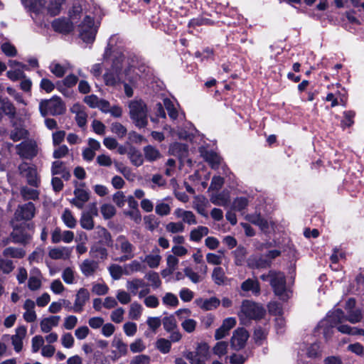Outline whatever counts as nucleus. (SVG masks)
Masks as SVG:
<instances>
[{
  "label": "nucleus",
  "instance_id": "obj_31",
  "mask_svg": "<svg viewBox=\"0 0 364 364\" xmlns=\"http://www.w3.org/2000/svg\"><path fill=\"white\" fill-rule=\"evenodd\" d=\"M92 215H97V209L95 205H92L90 210V213H84L80 218V225L82 228L86 230H92L94 227V222L92 218Z\"/></svg>",
  "mask_w": 364,
  "mask_h": 364
},
{
  "label": "nucleus",
  "instance_id": "obj_25",
  "mask_svg": "<svg viewBox=\"0 0 364 364\" xmlns=\"http://www.w3.org/2000/svg\"><path fill=\"white\" fill-rule=\"evenodd\" d=\"M54 31L61 33H68L73 30V23L65 18H57L52 22Z\"/></svg>",
  "mask_w": 364,
  "mask_h": 364
},
{
  "label": "nucleus",
  "instance_id": "obj_13",
  "mask_svg": "<svg viewBox=\"0 0 364 364\" xmlns=\"http://www.w3.org/2000/svg\"><path fill=\"white\" fill-rule=\"evenodd\" d=\"M249 338L248 332L243 328L235 330L231 338V346L235 350L242 349Z\"/></svg>",
  "mask_w": 364,
  "mask_h": 364
},
{
  "label": "nucleus",
  "instance_id": "obj_53",
  "mask_svg": "<svg viewBox=\"0 0 364 364\" xmlns=\"http://www.w3.org/2000/svg\"><path fill=\"white\" fill-rule=\"evenodd\" d=\"M166 230L172 234L181 233L185 230V225L181 222H171L166 225Z\"/></svg>",
  "mask_w": 364,
  "mask_h": 364
},
{
  "label": "nucleus",
  "instance_id": "obj_1",
  "mask_svg": "<svg viewBox=\"0 0 364 364\" xmlns=\"http://www.w3.org/2000/svg\"><path fill=\"white\" fill-rule=\"evenodd\" d=\"M140 78V75L136 72V68H127V60L122 53L115 56L112 60V69L104 75L106 85H115L117 83H123L125 95L128 97L133 95V90L127 84L135 83Z\"/></svg>",
  "mask_w": 364,
  "mask_h": 364
},
{
  "label": "nucleus",
  "instance_id": "obj_50",
  "mask_svg": "<svg viewBox=\"0 0 364 364\" xmlns=\"http://www.w3.org/2000/svg\"><path fill=\"white\" fill-rule=\"evenodd\" d=\"M3 255L7 257L22 258L25 256L26 253L22 249L7 247L4 250Z\"/></svg>",
  "mask_w": 364,
  "mask_h": 364
},
{
  "label": "nucleus",
  "instance_id": "obj_21",
  "mask_svg": "<svg viewBox=\"0 0 364 364\" xmlns=\"http://www.w3.org/2000/svg\"><path fill=\"white\" fill-rule=\"evenodd\" d=\"M194 302L197 306L203 311L215 309L220 304V301L214 296L209 299L198 298Z\"/></svg>",
  "mask_w": 364,
  "mask_h": 364
},
{
  "label": "nucleus",
  "instance_id": "obj_36",
  "mask_svg": "<svg viewBox=\"0 0 364 364\" xmlns=\"http://www.w3.org/2000/svg\"><path fill=\"white\" fill-rule=\"evenodd\" d=\"M154 254H149L144 257V262L151 269L157 268L161 261V256L159 254L160 250L156 248L153 250Z\"/></svg>",
  "mask_w": 364,
  "mask_h": 364
},
{
  "label": "nucleus",
  "instance_id": "obj_14",
  "mask_svg": "<svg viewBox=\"0 0 364 364\" xmlns=\"http://www.w3.org/2000/svg\"><path fill=\"white\" fill-rule=\"evenodd\" d=\"M70 111L75 114V120L77 124L81 128H85L87 122L86 108L83 105L76 103L72 106Z\"/></svg>",
  "mask_w": 364,
  "mask_h": 364
},
{
  "label": "nucleus",
  "instance_id": "obj_18",
  "mask_svg": "<svg viewBox=\"0 0 364 364\" xmlns=\"http://www.w3.org/2000/svg\"><path fill=\"white\" fill-rule=\"evenodd\" d=\"M26 327L21 326L16 328V333L11 336L12 345L16 352L18 353L22 350L23 340L26 337Z\"/></svg>",
  "mask_w": 364,
  "mask_h": 364
},
{
  "label": "nucleus",
  "instance_id": "obj_42",
  "mask_svg": "<svg viewBox=\"0 0 364 364\" xmlns=\"http://www.w3.org/2000/svg\"><path fill=\"white\" fill-rule=\"evenodd\" d=\"M13 241L16 243H26L27 242L31 236L24 232V230L21 228H15L11 233Z\"/></svg>",
  "mask_w": 364,
  "mask_h": 364
},
{
  "label": "nucleus",
  "instance_id": "obj_63",
  "mask_svg": "<svg viewBox=\"0 0 364 364\" xmlns=\"http://www.w3.org/2000/svg\"><path fill=\"white\" fill-rule=\"evenodd\" d=\"M100 211L104 218L109 219L115 215V208L111 204H103L101 206Z\"/></svg>",
  "mask_w": 364,
  "mask_h": 364
},
{
  "label": "nucleus",
  "instance_id": "obj_17",
  "mask_svg": "<svg viewBox=\"0 0 364 364\" xmlns=\"http://www.w3.org/2000/svg\"><path fill=\"white\" fill-rule=\"evenodd\" d=\"M43 275L37 268H33L30 272L28 279V288L33 291L39 290L42 287Z\"/></svg>",
  "mask_w": 364,
  "mask_h": 364
},
{
  "label": "nucleus",
  "instance_id": "obj_37",
  "mask_svg": "<svg viewBox=\"0 0 364 364\" xmlns=\"http://www.w3.org/2000/svg\"><path fill=\"white\" fill-rule=\"evenodd\" d=\"M131 163L136 166H140L144 163V157L139 150L134 147H130L127 152Z\"/></svg>",
  "mask_w": 364,
  "mask_h": 364
},
{
  "label": "nucleus",
  "instance_id": "obj_41",
  "mask_svg": "<svg viewBox=\"0 0 364 364\" xmlns=\"http://www.w3.org/2000/svg\"><path fill=\"white\" fill-rule=\"evenodd\" d=\"M210 201L216 205L226 206L230 203V195L228 192L223 191L212 196Z\"/></svg>",
  "mask_w": 364,
  "mask_h": 364
},
{
  "label": "nucleus",
  "instance_id": "obj_29",
  "mask_svg": "<svg viewBox=\"0 0 364 364\" xmlns=\"http://www.w3.org/2000/svg\"><path fill=\"white\" fill-rule=\"evenodd\" d=\"M174 215L177 218L181 219L183 223L188 225L197 224L196 215L192 211L177 208L174 210Z\"/></svg>",
  "mask_w": 364,
  "mask_h": 364
},
{
  "label": "nucleus",
  "instance_id": "obj_10",
  "mask_svg": "<svg viewBox=\"0 0 364 364\" xmlns=\"http://www.w3.org/2000/svg\"><path fill=\"white\" fill-rule=\"evenodd\" d=\"M191 364H205L210 358L209 347L206 343L198 344L196 352H190L186 356Z\"/></svg>",
  "mask_w": 364,
  "mask_h": 364
},
{
  "label": "nucleus",
  "instance_id": "obj_64",
  "mask_svg": "<svg viewBox=\"0 0 364 364\" xmlns=\"http://www.w3.org/2000/svg\"><path fill=\"white\" fill-rule=\"evenodd\" d=\"M170 152L179 157H182L186 153V147L184 144L175 143L170 146Z\"/></svg>",
  "mask_w": 364,
  "mask_h": 364
},
{
  "label": "nucleus",
  "instance_id": "obj_43",
  "mask_svg": "<svg viewBox=\"0 0 364 364\" xmlns=\"http://www.w3.org/2000/svg\"><path fill=\"white\" fill-rule=\"evenodd\" d=\"M143 151L145 159L149 161H156L161 157L159 151L151 145L144 147Z\"/></svg>",
  "mask_w": 364,
  "mask_h": 364
},
{
  "label": "nucleus",
  "instance_id": "obj_3",
  "mask_svg": "<svg viewBox=\"0 0 364 364\" xmlns=\"http://www.w3.org/2000/svg\"><path fill=\"white\" fill-rule=\"evenodd\" d=\"M265 314V309L263 306L252 301L245 300L242 301L240 310L237 315L240 323L246 325L251 320L262 318Z\"/></svg>",
  "mask_w": 364,
  "mask_h": 364
},
{
  "label": "nucleus",
  "instance_id": "obj_9",
  "mask_svg": "<svg viewBox=\"0 0 364 364\" xmlns=\"http://www.w3.org/2000/svg\"><path fill=\"white\" fill-rule=\"evenodd\" d=\"M114 247L119 250L123 255L119 259V262H124L134 257V246L124 235H119L117 237L114 243Z\"/></svg>",
  "mask_w": 364,
  "mask_h": 364
},
{
  "label": "nucleus",
  "instance_id": "obj_46",
  "mask_svg": "<svg viewBox=\"0 0 364 364\" xmlns=\"http://www.w3.org/2000/svg\"><path fill=\"white\" fill-rule=\"evenodd\" d=\"M64 224L69 228H74L77 225V220L74 218L71 211L65 209L61 216Z\"/></svg>",
  "mask_w": 364,
  "mask_h": 364
},
{
  "label": "nucleus",
  "instance_id": "obj_12",
  "mask_svg": "<svg viewBox=\"0 0 364 364\" xmlns=\"http://www.w3.org/2000/svg\"><path fill=\"white\" fill-rule=\"evenodd\" d=\"M19 170L21 173L26 178L28 184L34 187L39 186L41 180L35 166L23 164L19 166Z\"/></svg>",
  "mask_w": 364,
  "mask_h": 364
},
{
  "label": "nucleus",
  "instance_id": "obj_11",
  "mask_svg": "<svg viewBox=\"0 0 364 364\" xmlns=\"http://www.w3.org/2000/svg\"><path fill=\"white\" fill-rule=\"evenodd\" d=\"M17 154L22 158L32 159L37 155L36 142L33 140H26L16 146Z\"/></svg>",
  "mask_w": 364,
  "mask_h": 364
},
{
  "label": "nucleus",
  "instance_id": "obj_6",
  "mask_svg": "<svg viewBox=\"0 0 364 364\" xmlns=\"http://www.w3.org/2000/svg\"><path fill=\"white\" fill-rule=\"evenodd\" d=\"M362 319V312L359 309L352 310L348 312V316H346L343 311L341 309H336L331 312L326 318L322 321V323L325 322L330 323L331 326L343 323L348 321L352 323H356Z\"/></svg>",
  "mask_w": 364,
  "mask_h": 364
},
{
  "label": "nucleus",
  "instance_id": "obj_7",
  "mask_svg": "<svg viewBox=\"0 0 364 364\" xmlns=\"http://www.w3.org/2000/svg\"><path fill=\"white\" fill-rule=\"evenodd\" d=\"M39 110L42 116L59 115L64 113L65 105L58 97H53L50 100H42L39 105Z\"/></svg>",
  "mask_w": 364,
  "mask_h": 364
},
{
  "label": "nucleus",
  "instance_id": "obj_20",
  "mask_svg": "<svg viewBox=\"0 0 364 364\" xmlns=\"http://www.w3.org/2000/svg\"><path fill=\"white\" fill-rule=\"evenodd\" d=\"M79 267L82 274L85 277H89L96 273L99 269V264L98 262L95 260L86 259L80 264Z\"/></svg>",
  "mask_w": 364,
  "mask_h": 364
},
{
  "label": "nucleus",
  "instance_id": "obj_57",
  "mask_svg": "<svg viewBox=\"0 0 364 364\" xmlns=\"http://www.w3.org/2000/svg\"><path fill=\"white\" fill-rule=\"evenodd\" d=\"M95 234L101 238V242L105 243L107 245H109L111 242V235L109 232L104 228L97 227L95 229Z\"/></svg>",
  "mask_w": 364,
  "mask_h": 364
},
{
  "label": "nucleus",
  "instance_id": "obj_55",
  "mask_svg": "<svg viewBox=\"0 0 364 364\" xmlns=\"http://www.w3.org/2000/svg\"><path fill=\"white\" fill-rule=\"evenodd\" d=\"M70 150L66 145L55 146L53 152V157L59 159L68 155Z\"/></svg>",
  "mask_w": 364,
  "mask_h": 364
},
{
  "label": "nucleus",
  "instance_id": "obj_56",
  "mask_svg": "<svg viewBox=\"0 0 364 364\" xmlns=\"http://www.w3.org/2000/svg\"><path fill=\"white\" fill-rule=\"evenodd\" d=\"M212 278L215 284L221 285L224 283L225 275L223 268L218 267L214 268L212 274Z\"/></svg>",
  "mask_w": 364,
  "mask_h": 364
},
{
  "label": "nucleus",
  "instance_id": "obj_30",
  "mask_svg": "<svg viewBox=\"0 0 364 364\" xmlns=\"http://www.w3.org/2000/svg\"><path fill=\"white\" fill-rule=\"evenodd\" d=\"M35 215V206L32 203H28L20 206L16 211L18 218L23 220H31Z\"/></svg>",
  "mask_w": 364,
  "mask_h": 364
},
{
  "label": "nucleus",
  "instance_id": "obj_47",
  "mask_svg": "<svg viewBox=\"0 0 364 364\" xmlns=\"http://www.w3.org/2000/svg\"><path fill=\"white\" fill-rule=\"evenodd\" d=\"M65 0H50L47 9L52 16H56L60 14L62 5Z\"/></svg>",
  "mask_w": 364,
  "mask_h": 364
},
{
  "label": "nucleus",
  "instance_id": "obj_28",
  "mask_svg": "<svg viewBox=\"0 0 364 364\" xmlns=\"http://www.w3.org/2000/svg\"><path fill=\"white\" fill-rule=\"evenodd\" d=\"M75 198L71 203L79 209L83 208L84 204L89 200V193L82 188H75L74 191Z\"/></svg>",
  "mask_w": 364,
  "mask_h": 364
},
{
  "label": "nucleus",
  "instance_id": "obj_51",
  "mask_svg": "<svg viewBox=\"0 0 364 364\" xmlns=\"http://www.w3.org/2000/svg\"><path fill=\"white\" fill-rule=\"evenodd\" d=\"M21 2L25 6L29 7L31 9L36 11H39L45 6L44 0H21Z\"/></svg>",
  "mask_w": 364,
  "mask_h": 364
},
{
  "label": "nucleus",
  "instance_id": "obj_35",
  "mask_svg": "<svg viewBox=\"0 0 364 364\" xmlns=\"http://www.w3.org/2000/svg\"><path fill=\"white\" fill-rule=\"evenodd\" d=\"M241 289L244 291H251L254 295H259L260 293V286L257 279H246L242 283Z\"/></svg>",
  "mask_w": 364,
  "mask_h": 364
},
{
  "label": "nucleus",
  "instance_id": "obj_22",
  "mask_svg": "<svg viewBox=\"0 0 364 364\" xmlns=\"http://www.w3.org/2000/svg\"><path fill=\"white\" fill-rule=\"evenodd\" d=\"M329 324L331 327H333L334 326H338L337 329L339 332L345 334H349V335H361L364 336V330L361 328H358L356 327H351L346 324H342V323L331 326L330 323L325 322L324 323H322V321L319 324L320 328L324 327L326 325Z\"/></svg>",
  "mask_w": 364,
  "mask_h": 364
},
{
  "label": "nucleus",
  "instance_id": "obj_44",
  "mask_svg": "<svg viewBox=\"0 0 364 364\" xmlns=\"http://www.w3.org/2000/svg\"><path fill=\"white\" fill-rule=\"evenodd\" d=\"M125 275H130L134 272H143L144 266L138 260H133L124 265Z\"/></svg>",
  "mask_w": 364,
  "mask_h": 364
},
{
  "label": "nucleus",
  "instance_id": "obj_59",
  "mask_svg": "<svg viewBox=\"0 0 364 364\" xmlns=\"http://www.w3.org/2000/svg\"><path fill=\"white\" fill-rule=\"evenodd\" d=\"M111 131L119 138H123L127 133L126 127L119 122L112 123Z\"/></svg>",
  "mask_w": 364,
  "mask_h": 364
},
{
  "label": "nucleus",
  "instance_id": "obj_62",
  "mask_svg": "<svg viewBox=\"0 0 364 364\" xmlns=\"http://www.w3.org/2000/svg\"><path fill=\"white\" fill-rule=\"evenodd\" d=\"M130 350L133 353L143 352L146 349V345L141 338L134 340L129 346Z\"/></svg>",
  "mask_w": 364,
  "mask_h": 364
},
{
  "label": "nucleus",
  "instance_id": "obj_52",
  "mask_svg": "<svg viewBox=\"0 0 364 364\" xmlns=\"http://www.w3.org/2000/svg\"><path fill=\"white\" fill-rule=\"evenodd\" d=\"M28 131L24 128L15 127L11 132L10 137L14 141L25 139L28 136Z\"/></svg>",
  "mask_w": 364,
  "mask_h": 364
},
{
  "label": "nucleus",
  "instance_id": "obj_5",
  "mask_svg": "<svg viewBox=\"0 0 364 364\" xmlns=\"http://www.w3.org/2000/svg\"><path fill=\"white\" fill-rule=\"evenodd\" d=\"M260 278L263 281L269 282L274 294L282 299L287 300L290 296V292L286 288V279L283 273L269 271L267 274H262Z\"/></svg>",
  "mask_w": 364,
  "mask_h": 364
},
{
  "label": "nucleus",
  "instance_id": "obj_54",
  "mask_svg": "<svg viewBox=\"0 0 364 364\" xmlns=\"http://www.w3.org/2000/svg\"><path fill=\"white\" fill-rule=\"evenodd\" d=\"M156 348L164 354L168 353L171 348L170 341L165 338H159L156 342Z\"/></svg>",
  "mask_w": 364,
  "mask_h": 364
},
{
  "label": "nucleus",
  "instance_id": "obj_23",
  "mask_svg": "<svg viewBox=\"0 0 364 364\" xmlns=\"http://www.w3.org/2000/svg\"><path fill=\"white\" fill-rule=\"evenodd\" d=\"M36 304L30 299L24 301L23 308L25 312L23 314V319L28 323L34 322L37 318V315L35 311Z\"/></svg>",
  "mask_w": 364,
  "mask_h": 364
},
{
  "label": "nucleus",
  "instance_id": "obj_8",
  "mask_svg": "<svg viewBox=\"0 0 364 364\" xmlns=\"http://www.w3.org/2000/svg\"><path fill=\"white\" fill-rule=\"evenodd\" d=\"M126 288L133 296H137L141 299L151 292L150 285L139 278H133L126 283Z\"/></svg>",
  "mask_w": 364,
  "mask_h": 364
},
{
  "label": "nucleus",
  "instance_id": "obj_16",
  "mask_svg": "<svg viewBox=\"0 0 364 364\" xmlns=\"http://www.w3.org/2000/svg\"><path fill=\"white\" fill-rule=\"evenodd\" d=\"M90 297L88 290L85 288H80L75 295L73 311L75 313L82 312L85 304L90 299Z\"/></svg>",
  "mask_w": 364,
  "mask_h": 364
},
{
  "label": "nucleus",
  "instance_id": "obj_24",
  "mask_svg": "<svg viewBox=\"0 0 364 364\" xmlns=\"http://www.w3.org/2000/svg\"><path fill=\"white\" fill-rule=\"evenodd\" d=\"M51 173L53 176L60 175L65 180H69L70 173L66 167L65 164L61 161L56 160L52 163Z\"/></svg>",
  "mask_w": 364,
  "mask_h": 364
},
{
  "label": "nucleus",
  "instance_id": "obj_60",
  "mask_svg": "<svg viewBox=\"0 0 364 364\" xmlns=\"http://www.w3.org/2000/svg\"><path fill=\"white\" fill-rule=\"evenodd\" d=\"M132 294L129 291H126L122 289H119L117 291L116 294V298L118 301L122 304H127L132 301Z\"/></svg>",
  "mask_w": 364,
  "mask_h": 364
},
{
  "label": "nucleus",
  "instance_id": "obj_26",
  "mask_svg": "<svg viewBox=\"0 0 364 364\" xmlns=\"http://www.w3.org/2000/svg\"><path fill=\"white\" fill-rule=\"evenodd\" d=\"M71 249L67 247H59L50 248L48 251V256L53 259H67L71 255Z\"/></svg>",
  "mask_w": 364,
  "mask_h": 364
},
{
  "label": "nucleus",
  "instance_id": "obj_33",
  "mask_svg": "<svg viewBox=\"0 0 364 364\" xmlns=\"http://www.w3.org/2000/svg\"><path fill=\"white\" fill-rule=\"evenodd\" d=\"M247 264L251 268H266L270 265V260L266 257L253 255L247 259Z\"/></svg>",
  "mask_w": 364,
  "mask_h": 364
},
{
  "label": "nucleus",
  "instance_id": "obj_2",
  "mask_svg": "<svg viewBox=\"0 0 364 364\" xmlns=\"http://www.w3.org/2000/svg\"><path fill=\"white\" fill-rule=\"evenodd\" d=\"M70 17L73 21L77 18H82L77 26L79 37L86 43H92L95 39L99 22H95L94 18L89 15L84 14L80 6H74L70 11Z\"/></svg>",
  "mask_w": 364,
  "mask_h": 364
},
{
  "label": "nucleus",
  "instance_id": "obj_49",
  "mask_svg": "<svg viewBox=\"0 0 364 364\" xmlns=\"http://www.w3.org/2000/svg\"><path fill=\"white\" fill-rule=\"evenodd\" d=\"M62 279L68 284L76 282L75 272L72 267H66L62 272Z\"/></svg>",
  "mask_w": 364,
  "mask_h": 364
},
{
  "label": "nucleus",
  "instance_id": "obj_48",
  "mask_svg": "<svg viewBox=\"0 0 364 364\" xmlns=\"http://www.w3.org/2000/svg\"><path fill=\"white\" fill-rule=\"evenodd\" d=\"M109 272L114 280L119 279L123 274H125L124 266L122 267L119 264H112L108 268Z\"/></svg>",
  "mask_w": 364,
  "mask_h": 364
},
{
  "label": "nucleus",
  "instance_id": "obj_15",
  "mask_svg": "<svg viewBox=\"0 0 364 364\" xmlns=\"http://www.w3.org/2000/svg\"><path fill=\"white\" fill-rule=\"evenodd\" d=\"M87 144L88 146L83 149L82 151V156L85 161L90 162L94 159L95 152L100 149L101 144L100 141L92 138L87 139Z\"/></svg>",
  "mask_w": 364,
  "mask_h": 364
},
{
  "label": "nucleus",
  "instance_id": "obj_58",
  "mask_svg": "<svg viewBox=\"0 0 364 364\" xmlns=\"http://www.w3.org/2000/svg\"><path fill=\"white\" fill-rule=\"evenodd\" d=\"M163 326L167 332H171L176 329L177 323L176 318L173 316L164 317L163 319Z\"/></svg>",
  "mask_w": 364,
  "mask_h": 364
},
{
  "label": "nucleus",
  "instance_id": "obj_34",
  "mask_svg": "<svg viewBox=\"0 0 364 364\" xmlns=\"http://www.w3.org/2000/svg\"><path fill=\"white\" fill-rule=\"evenodd\" d=\"M201 155L213 168H218L221 163V158L212 151H203Z\"/></svg>",
  "mask_w": 364,
  "mask_h": 364
},
{
  "label": "nucleus",
  "instance_id": "obj_38",
  "mask_svg": "<svg viewBox=\"0 0 364 364\" xmlns=\"http://www.w3.org/2000/svg\"><path fill=\"white\" fill-rule=\"evenodd\" d=\"M208 233L209 230L207 227L198 226L190 232V240L196 242H200L201 239L208 235Z\"/></svg>",
  "mask_w": 364,
  "mask_h": 364
},
{
  "label": "nucleus",
  "instance_id": "obj_32",
  "mask_svg": "<svg viewBox=\"0 0 364 364\" xmlns=\"http://www.w3.org/2000/svg\"><path fill=\"white\" fill-rule=\"evenodd\" d=\"M77 80L78 78L76 75L73 74L68 75L62 81L57 83V88L63 95H66V89L64 87H72L76 85Z\"/></svg>",
  "mask_w": 364,
  "mask_h": 364
},
{
  "label": "nucleus",
  "instance_id": "obj_4",
  "mask_svg": "<svg viewBox=\"0 0 364 364\" xmlns=\"http://www.w3.org/2000/svg\"><path fill=\"white\" fill-rule=\"evenodd\" d=\"M129 114L136 127L144 128L148 124V108L141 100L134 99L128 102Z\"/></svg>",
  "mask_w": 364,
  "mask_h": 364
},
{
  "label": "nucleus",
  "instance_id": "obj_39",
  "mask_svg": "<svg viewBox=\"0 0 364 364\" xmlns=\"http://www.w3.org/2000/svg\"><path fill=\"white\" fill-rule=\"evenodd\" d=\"M90 255L95 259H106L107 258V250L99 243L93 245L90 251Z\"/></svg>",
  "mask_w": 364,
  "mask_h": 364
},
{
  "label": "nucleus",
  "instance_id": "obj_61",
  "mask_svg": "<svg viewBox=\"0 0 364 364\" xmlns=\"http://www.w3.org/2000/svg\"><path fill=\"white\" fill-rule=\"evenodd\" d=\"M144 299V304L147 308L155 309L159 306V300L158 297L154 294L149 295V294Z\"/></svg>",
  "mask_w": 364,
  "mask_h": 364
},
{
  "label": "nucleus",
  "instance_id": "obj_45",
  "mask_svg": "<svg viewBox=\"0 0 364 364\" xmlns=\"http://www.w3.org/2000/svg\"><path fill=\"white\" fill-rule=\"evenodd\" d=\"M50 71L56 77H61L67 72L68 66L60 64L58 62L53 61L49 65Z\"/></svg>",
  "mask_w": 364,
  "mask_h": 364
},
{
  "label": "nucleus",
  "instance_id": "obj_19",
  "mask_svg": "<svg viewBox=\"0 0 364 364\" xmlns=\"http://www.w3.org/2000/svg\"><path fill=\"white\" fill-rule=\"evenodd\" d=\"M236 325V319L229 317L223 320L221 326L215 331V338L216 340L223 338L228 335L229 331Z\"/></svg>",
  "mask_w": 364,
  "mask_h": 364
},
{
  "label": "nucleus",
  "instance_id": "obj_40",
  "mask_svg": "<svg viewBox=\"0 0 364 364\" xmlns=\"http://www.w3.org/2000/svg\"><path fill=\"white\" fill-rule=\"evenodd\" d=\"M143 311L142 305L137 301H134L129 308V318L132 320H139L142 315Z\"/></svg>",
  "mask_w": 364,
  "mask_h": 364
},
{
  "label": "nucleus",
  "instance_id": "obj_27",
  "mask_svg": "<svg viewBox=\"0 0 364 364\" xmlns=\"http://www.w3.org/2000/svg\"><path fill=\"white\" fill-rule=\"evenodd\" d=\"M60 321V316H50L43 318L40 322L41 331L43 333H49L53 328L58 326Z\"/></svg>",
  "mask_w": 364,
  "mask_h": 364
}]
</instances>
